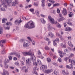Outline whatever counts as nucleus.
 <instances>
[{
  "label": "nucleus",
  "mask_w": 75,
  "mask_h": 75,
  "mask_svg": "<svg viewBox=\"0 0 75 75\" xmlns=\"http://www.w3.org/2000/svg\"><path fill=\"white\" fill-rule=\"evenodd\" d=\"M23 54L24 56L30 55L32 57L30 59H28V60H26V64H29L30 62H31V61H33V62H34L35 61V57L34 55V53L32 52L31 50H30L28 52H23Z\"/></svg>",
  "instance_id": "nucleus-1"
},
{
  "label": "nucleus",
  "mask_w": 75,
  "mask_h": 75,
  "mask_svg": "<svg viewBox=\"0 0 75 75\" xmlns=\"http://www.w3.org/2000/svg\"><path fill=\"white\" fill-rule=\"evenodd\" d=\"M35 27V25L34 23L32 21H30L28 22L27 24H25L24 27L26 28L31 29Z\"/></svg>",
  "instance_id": "nucleus-2"
},
{
  "label": "nucleus",
  "mask_w": 75,
  "mask_h": 75,
  "mask_svg": "<svg viewBox=\"0 0 75 75\" xmlns=\"http://www.w3.org/2000/svg\"><path fill=\"white\" fill-rule=\"evenodd\" d=\"M0 1L4 7H7V5H10L12 0H0Z\"/></svg>",
  "instance_id": "nucleus-3"
},
{
  "label": "nucleus",
  "mask_w": 75,
  "mask_h": 75,
  "mask_svg": "<svg viewBox=\"0 0 75 75\" xmlns=\"http://www.w3.org/2000/svg\"><path fill=\"white\" fill-rule=\"evenodd\" d=\"M47 65H43L42 66V71L44 72V71H45V72L46 74H50V73H51V72H52V69H47H47Z\"/></svg>",
  "instance_id": "nucleus-4"
},
{
  "label": "nucleus",
  "mask_w": 75,
  "mask_h": 75,
  "mask_svg": "<svg viewBox=\"0 0 75 75\" xmlns=\"http://www.w3.org/2000/svg\"><path fill=\"white\" fill-rule=\"evenodd\" d=\"M22 22H23V20L21 18L20 20H16L15 21V24L16 25H20V24Z\"/></svg>",
  "instance_id": "nucleus-5"
},
{
  "label": "nucleus",
  "mask_w": 75,
  "mask_h": 75,
  "mask_svg": "<svg viewBox=\"0 0 75 75\" xmlns=\"http://www.w3.org/2000/svg\"><path fill=\"white\" fill-rule=\"evenodd\" d=\"M59 42V39L58 38H57L56 39L54 40L53 42L54 46H55V47H56L57 44V42Z\"/></svg>",
  "instance_id": "nucleus-6"
},
{
  "label": "nucleus",
  "mask_w": 75,
  "mask_h": 75,
  "mask_svg": "<svg viewBox=\"0 0 75 75\" xmlns=\"http://www.w3.org/2000/svg\"><path fill=\"white\" fill-rule=\"evenodd\" d=\"M28 41H25L23 42V47L25 48L26 47H29V45L28 44Z\"/></svg>",
  "instance_id": "nucleus-7"
},
{
  "label": "nucleus",
  "mask_w": 75,
  "mask_h": 75,
  "mask_svg": "<svg viewBox=\"0 0 75 75\" xmlns=\"http://www.w3.org/2000/svg\"><path fill=\"white\" fill-rule=\"evenodd\" d=\"M8 62H9V60L7 59H6L4 63L5 68H8V65H7V63H8Z\"/></svg>",
  "instance_id": "nucleus-8"
},
{
  "label": "nucleus",
  "mask_w": 75,
  "mask_h": 75,
  "mask_svg": "<svg viewBox=\"0 0 75 75\" xmlns=\"http://www.w3.org/2000/svg\"><path fill=\"white\" fill-rule=\"evenodd\" d=\"M48 18L49 20V21H50L51 23L52 24L55 23L54 19L53 18H51V16H49Z\"/></svg>",
  "instance_id": "nucleus-9"
},
{
  "label": "nucleus",
  "mask_w": 75,
  "mask_h": 75,
  "mask_svg": "<svg viewBox=\"0 0 75 75\" xmlns=\"http://www.w3.org/2000/svg\"><path fill=\"white\" fill-rule=\"evenodd\" d=\"M37 67H35L33 68V74H35V75H38V74L37 73V71H35L37 70Z\"/></svg>",
  "instance_id": "nucleus-10"
},
{
  "label": "nucleus",
  "mask_w": 75,
  "mask_h": 75,
  "mask_svg": "<svg viewBox=\"0 0 75 75\" xmlns=\"http://www.w3.org/2000/svg\"><path fill=\"white\" fill-rule=\"evenodd\" d=\"M58 52L59 53V54H60V57L61 58H62V57H64V54L65 53H64L62 51L60 50H58Z\"/></svg>",
  "instance_id": "nucleus-11"
},
{
  "label": "nucleus",
  "mask_w": 75,
  "mask_h": 75,
  "mask_svg": "<svg viewBox=\"0 0 75 75\" xmlns=\"http://www.w3.org/2000/svg\"><path fill=\"white\" fill-rule=\"evenodd\" d=\"M72 20V19H68L67 23L69 25H72V23L71 22Z\"/></svg>",
  "instance_id": "nucleus-12"
},
{
  "label": "nucleus",
  "mask_w": 75,
  "mask_h": 75,
  "mask_svg": "<svg viewBox=\"0 0 75 75\" xmlns=\"http://www.w3.org/2000/svg\"><path fill=\"white\" fill-rule=\"evenodd\" d=\"M62 14L64 16H65L67 14V9L65 8H63V11L62 12Z\"/></svg>",
  "instance_id": "nucleus-13"
},
{
  "label": "nucleus",
  "mask_w": 75,
  "mask_h": 75,
  "mask_svg": "<svg viewBox=\"0 0 75 75\" xmlns=\"http://www.w3.org/2000/svg\"><path fill=\"white\" fill-rule=\"evenodd\" d=\"M47 25L48 27V29L49 30H52V29H53V30H56V29H55V28H51V25L50 24H48Z\"/></svg>",
  "instance_id": "nucleus-14"
},
{
  "label": "nucleus",
  "mask_w": 75,
  "mask_h": 75,
  "mask_svg": "<svg viewBox=\"0 0 75 75\" xmlns=\"http://www.w3.org/2000/svg\"><path fill=\"white\" fill-rule=\"evenodd\" d=\"M71 48L69 47H68L67 48H66V49H65V50H64V54H66V52H68V51H71Z\"/></svg>",
  "instance_id": "nucleus-15"
},
{
  "label": "nucleus",
  "mask_w": 75,
  "mask_h": 75,
  "mask_svg": "<svg viewBox=\"0 0 75 75\" xmlns=\"http://www.w3.org/2000/svg\"><path fill=\"white\" fill-rule=\"evenodd\" d=\"M66 67L68 69H73V67H72V64H70V66L68 65H67L66 66Z\"/></svg>",
  "instance_id": "nucleus-16"
},
{
  "label": "nucleus",
  "mask_w": 75,
  "mask_h": 75,
  "mask_svg": "<svg viewBox=\"0 0 75 75\" xmlns=\"http://www.w3.org/2000/svg\"><path fill=\"white\" fill-rule=\"evenodd\" d=\"M6 73L7 75H9V73H8V71H6V70H3V73H1V74H2V75H6Z\"/></svg>",
  "instance_id": "nucleus-17"
},
{
  "label": "nucleus",
  "mask_w": 75,
  "mask_h": 75,
  "mask_svg": "<svg viewBox=\"0 0 75 75\" xmlns=\"http://www.w3.org/2000/svg\"><path fill=\"white\" fill-rule=\"evenodd\" d=\"M48 35L50 36V37H51V38H54V34L51 32L48 33Z\"/></svg>",
  "instance_id": "nucleus-18"
},
{
  "label": "nucleus",
  "mask_w": 75,
  "mask_h": 75,
  "mask_svg": "<svg viewBox=\"0 0 75 75\" xmlns=\"http://www.w3.org/2000/svg\"><path fill=\"white\" fill-rule=\"evenodd\" d=\"M42 3L41 6L42 7H44L45 6V0H42L41 1Z\"/></svg>",
  "instance_id": "nucleus-19"
},
{
  "label": "nucleus",
  "mask_w": 75,
  "mask_h": 75,
  "mask_svg": "<svg viewBox=\"0 0 75 75\" xmlns=\"http://www.w3.org/2000/svg\"><path fill=\"white\" fill-rule=\"evenodd\" d=\"M55 24H57L56 27H58V28H61V25L59 24V23H57L56 22L55 23Z\"/></svg>",
  "instance_id": "nucleus-20"
},
{
  "label": "nucleus",
  "mask_w": 75,
  "mask_h": 75,
  "mask_svg": "<svg viewBox=\"0 0 75 75\" xmlns=\"http://www.w3.org/2000/svg\"><path fill=\"white\" fill-rule=\"evenodd\" d=\"M65 20V18L63 17H62L59 18L58 19V21L59 22L61 21H63V20Z\"/></svg>",
  "instance_id": "nucleus-21"
},
{
  "label": "nucleus",
  "mask_w": 75,
  "mask_h": 75,
  "mask_svg": "<svg viewBox=\"0 0 75 75\" xmlns=\"http://www.w3.org/2000/svg\"><path fill=\"white\" fill-rule=\"evenodd\" d=\"M72 29H71L70 28H69V27H67L65 29V31H70Z\"/></svg>",
  "instance_id": "nucleus-22"
},
{
  "label": "nucleus",
  "mask_w": 75,
  "mask_h": 75,
  "mask_svg": "<svg viewBox=\"0 0 75 75\" xmlns=\"http://www.w3.org/2000/svg\"><path fill=\"white\" fill-rule=\"evenodd\" d=\"M6 21H7V18H3L2 20V23H6Z\"/></svg>",
  "instance_id": "nucleus-23"
},
{
  "label": "nucleus",
  "mask_w": 75,
  "mask_h": 75,
  "mask_svg": "<svg viewBox=\"0 0 75 75\" xmlns=\"http://www.w3.org/2000/svg\"><path fill=\"white\" fill-rule=\"evenodd\" d=\"M35 13L36 15H37L38 17H40V15L39 14V11L38 10H36L35 11Z\"/></svg>",
  "instance_id": "nucleus-24"
},
{
  "label": "nucleus",
  "mask_w": 75,
  "mask_h": 75,
  "mask_svg": "<svg viewBox=\"0 0 75 75\" xmlns=\"http://www.w3.org/2000/svg\"><path fill=\"white\" fill-rule=\"evenodd\" d=\"M60 4L59 3H57L54 4L53 5V7H55L56 6H59Z\"/></svg>",
  "instance_id": "nucleus-25"
},
{
  "label": "nucleus",
  "mask_w": 75,
  "mask_h": 75,
  "mask_svg": "<svg viewBox=\"0 0 75 75\" xmlns=\"http://www.w3.org/2000/svg\"><path fill=\"white\" fill-rule=\"evenodd\" d=\"M49 2L52 3V4H54V3H55V1L53 0H49Z\"/></svg>",
  "instance_id": "nucleus-26"
},
{
  "label": "nucleus",
  "mask_w": 75,
  "mask_h": 75,
  "mask_svg": "<svg viewBox=\"0 0 75 75\" xmlns=\"http://www.w3.org/2000/svg\"><path fill=\"white\" fill-rule=\"evenodd\" d=\"M69 17H72V16H73V13L71 12L69 13Z\"/></svg>",
  "instance_id": "nucleus-27"
},
{
  "label": "nucleus",
  "mask_w": 75,
  "mask_h": 75,
  "mask_svg": "<svg viewBox=\"0 0 75 75\" xmlns=\"http://www.w3.org/2000/svg\"><path fill=\"white\" fill-rule=\"evenodd\" d=\"M44 40H46V41H48V44L49 45L50 44V40H49V39L48 38H46V39H45V38H44Z\"/></svg>",
  "instance_id": "nucleus-28"
},
{
  "label": "nucleus",
  "mask_w": 75,
  "mask_h": 75,
  "mask_svg": "<svg viewBox=\"0 0 75 75\" xmlns=\"http://www.w3.org/2000/svg\"><path fill=\"white\" fill-rule=\"evenodd\" d=\"M47 60L48 62L50 63L51 62V58L48 57L47 59Z\"/></svg>",
  "instance_id": "nucleus-29"
},
{
  "label": "nucleus",
  "mask_w": 75,
  "mask_h": 75,
  "mask_svg": "<svg viewBox=\"0 0 75 75\" xmlns=\"http://www.w3.org/2000/svg\"><path fill=\"white\" fill-rule=\"evenodd\" d=\"M6 25H12V23L11 22H7L6 23Z\"/></svg>",
  "instance_id": "nucleus-30"
},
{
  "label": "nucleus",
  "mask_w": 75,
  "mask_h": 75,
  "mask_svg": "<svg viewBox=\"0 0 75 75\" xmlns=\"http://www.w3.org/2000/svg\"><path fill=\"white\" fill-rule=\"evenodd\" d=\"M38 55H42L41 52L40 50H38Z\"/></svg>",
  "instance_id": "nucleus-31"
},
{
  "label": "nucleus",
  "mask_w": 75,
  "mask_h": 75,
  "mask_svg": "<svg viewBox=\"0 0 75 75\" xmlns=\"http://www.w3.org/2000/svg\"><path fill=\"white\" fill-rule=\"evenodd\" d=\"M45 50H50V48L48 46H46L45 47Z\"/></svg>",
  "instance_id": "nucleus-32"
},
{
  "label": "nucleus",
  "mask_w": 75,
  "mask_h": 75,
  "mask_svg": "<svg viewBox=\"0 0 75 75\" xmlns=\"http://www.w3.org/2000/svg\"><path fill=\"white\" fill-rule=\"evenodd\" d=\"M71 64H72H72L73 65H75V61H74V60L71 61Z\"/></svg>",
  "instance_id": "nucleus-33"
},
{
  "label": "nucleus",
  "mask_w": 75,
  "mask_h": 75,
  "mask_svg": "<svg viewBox=\"0 0 75 75\" xmlns=\"http://www.w3.org/2000/svg\"><path fill=\"white\" fill-rule=\"evenodd\" d=\"M41 22L42 23H43V24H45V20L44 19H41Z\"/></svg>",
  "instance_id": "nucleus-34"
},
{
  "label": "nucleus",
  "mask_w": 75,
  "mask_h": 75,
  "mask_svg": "<svg viewBox=\"0 0 75 75\" xmlns=\"http://www.w3.org/2000/svg\"><path fill=\"white\" fill-rule=\"evenodd\" d=\"M53 74H54L55 75H57L58 74V72H57V71H55L53 73Z\"/></svg>",
  "instance_id": "nucleus-35"
},
{
  "label": "nucleus",
  "mask_w": 75,
  "mask_h": 75,
  "mask_svg": "<svg viewBox=\"0 0 75 75\" xmlns=\"http://www.w3.org/2000/svg\"><path fill=\"white\" fill-rule=\"evenodd\" d=\"M74 56V54L72 53H71L70 54V55L69 56V58H72Z\"/></svg>",
  "instance_id": "nucleus-36"
},
{
  "label": "nucleus",
  "mask_w": 75,
  "mask_h": 75,
  "mask_svg": "<svg viewBox=\"0 0 75 75\" xmlns=\"http://www.w3.org/2000/svg\"><path fill=\"white\" fill-rule=\"evenodd\" d=\"M16 56V57H18L19 58H20L21 56H20V54H15Z\"/></svg>",
  "instance_id": "nucleus-37"
},
{
  "label": "nucleus",
  "mask_w": 75,
  "mask_h": 75,
  "mask_svg": "<svg viewBox=\"0 0 75 75\" xmlns=\"http://www.w3.org/2000/svg\"><path fill=\"white\" fill-rule=\"evenodd\" d=\"M38 63L39 65H41V62L39 59L38 60Z\"/></svg>",
  "instance_id": "nucleus-38"
},
{
  "label": "nucleus",
  "mask_w": 75,
  "mask_h": 75,
  "mask_svg": "<svg viewBox=\"0 0 75 75\" xmlns=\"http://www.w3.org/2000/svg\"><path fill=\"white\" fill-rule=\"evenodd\" d=\"M62 73L64 75H66V72H65V70H63L62 71Z\"/></svg>",
  "instance_id": "nucleus-39"
},
{
  "label": "nucleus",
  "mask_w": 75,
  "mask_h": 75,
  "mask_svg": "<svg viewBox=\"0 0 75 75\" xmlns=\"http://www.w3.org/2000/svg\"><path fill=\"white\" fill-rule=\"evenodd\" d=\"M2 43L3 44H4V43H6V40H1V41Z\"/></svg>",
  "instance_id": "nucleus-40"
},
{
  "label": "nucleus",
  "mask_w": 75,
  "mask_h": 75,
  "mask_svg": "<svg viewBox=\"0 0 75 75\" xmlns=\"http://www.w3.org/2000/svg\"><path fill=\"white\" fill-rule=\"evenodd\" d=\"M33 64L34 65H35V66H37L38 65L37 63L35 62H33Z\"/></svg>",
  "instance_id": "nucleus-41"
},
{
  "label": "nucleus",
  "mask_w": 75,
  "mask_h": 75,
  "mask_svg": "<svg viewBox=\"0 0 75 75\" xmlns=\"http://www.w3.org/2000/svg\"><path fill=\"white\" fill-rule=\"evenodd\" d=\"M58 58V57H57L56 55H54L53 57V59H56V58Z\"/></svg>",
  "instance_id": "nucleus-42"
},
{
  "label": "nucleus",
  "mask_w": 75,
  "mask_h": 75,
  "mask_svg": "<svg viewBox=\"0 0 75 75\" xmlns=\"http://www.w3.org/2000/svg\"><path fill=\"white\" fill-rule=\"evenodd\" d=\"M58 61L59 62H62V61H61V59L60 58H59L58 59Z\"/></svg>",
  "instance_id": "nucleus-43"
},
{
  "label": "nucleus",
  "mask_w": 75,
  "mask_h": 75,
  "mask_svg": "<svg viewBox=\"0 0 75 75\" xmlns=\"http://www.w3.org/2000/svg\"><path fill=\"white\" fill-rule=\"evenodd\" d=\"M1 53L2 54H5V50H3V51H1Z\"/></svg>",
  "instance_id": "nucleus-44"
},
{
  "label": "nucleus",
  "mask_w": 75,
  "mask_h": 75,
  "mask_svg": "<svg viewBox=\"0 0 75 75\" xmlns=\"http://www.w3.org/2000/svg\"><path fill=\"white\" fill-rule=\"evenodd\" d=\"M27 38L28 40L30 41L31 42L32 41V40H31V38L30 37H27Z\"/></svg>",
  "instance_id": "nucleus-45"
},
{
  "label": "nucleus",
  "mask_w": 75,
  "mask_h": 75,
  "mask_svg": "<svg viewBox=\"0 0 75 75\" xmlns=\"http://www.w3.org/2000/svg\"><path fill=\"white\" fill-rule=\"evenodd\" d=\"M15 3L16 5V4H17L18 3V1L17 0H15Z\"/></svg>",
  "instance_id": "nucleus-46"
},
{
  "label": "nucleus",
  "mask_w": 75,
  "mask_h": 75,
  "mask_svg": "<svg viewBox=\"0 0 75 75\" xmlns=\"http://www.w3.org/2000/svg\"><path fill=\"white\" fill-rule=\"evenodd\" d=\"M26 69V67L25 66L22 67L21 68L22 70H24V69Z\"/></svg>",
  "instance_id": "nucleus-47"
},
{
  "label": "nucleus",
  "mask_w": 75,
  "mask_h": 75,
  "mask_svg": "<svg viewBox=\"0 0 75 75\" xmlns=\"http://www.w3.org/2000/svg\"><path fill=\"white\" fill-rule=\"evenodd\" d=\"M30 11L31 12H33L34 11V9L33 8H31L30 9Z\"/></svg>",
  "instance_id": "nucleus-48"
},
{
  "label": "nucleus",
  "mask_w": 75,
  "mask_h": 75,
  "mask_svg": "<svg viewBox=\"0 0 75 75\" xmlns=\"http://www.w3.org/2000/svg\"><path fill=\"white\" fill-rule=\"evenodd\" d=\"M52 64H53L54 65H55V66H58V64H57V63H56L55 62L53 63Z\"/></svg>",
  "instance_id": "nucleus-49"
},
{
  "label": "nucleus",
  "mask_w": 75,
  "mask_h": 75,
  "mask_svg": "<svg viewBox=\"0 0 75 75\" xmlns=\"http://www.w3.org/2000/svg\"><path fill=\"white\" fill-rule=\"evenodd\" d=\"M38 3L35 2L34 3V6H38Z\"/></svg>",
  "instance_id": "nucleus-50"
},
{
  "label": "nucleus",
  "mask_w": 75,
  "mask_h": 75,
  "mask_svg": "<svg viewBox=\"0 0 75 75\" xmlns=\"http://www.w3.org/2000/svg\"><path fill=\"white\" fill-rule=\"evenodd\" d=\"M57 13H60V10L58 8H57Z\"/></svg>",
  "instance_id": "nucleus-51"
},
{
  "label": "nucleus",
  "mask_w": 75,
  "mask_h": 75,
  "mask_svg": "<svg viewBox=\"0 0 75 75\" xmlns=\"http://www.w3.org/2000/svg\"><path fill=\"white\" fill-rule=\"evenodd\" d=\"M12 5L13 6H15L16 5V3H15V2H13L12 3Z\"/></svg>",
  "instance_id": "nucleus-52"
},
{
  "label": "nucleus",
  "mask_w": 75,
  "mask_h": 75,
  "mask_svg": "<svg viewBox=\"0 0 75 75\" xmlns=\"http://www.w3.org/2000/svg\"><path fill=\"white\" fill-rule=\"evenodd\" d=\"M62 48H66L67 47V46L66 45H63L62 46Z\"/></svg>",
  "instance_id": "nucleus-53"
},
{
  "label": "nucleus",
  "mask_w": 75,
  "mask_h": 75,
  "mask_svg": "<svg viewBox=\"0 0 75 75\" xmlns=\"http://www.w3.org/2000/svg\"><path fill=\"white\" fill-rule=\"evenodd\" d=\"M68 40H71V36H69L67 37Z\"/></svg>",
  "instance_id": "nucleus-54"
},
{
  "label": "nucleus",
  "mask_w": 75,
  "mask_h": 75,
  "mask_svg": "<svg viewBox=\"0 0 75 75\" xmlns=\"http://www.w3.org/2000/svg\"><path fill=\"white\" fill-rule=\"evenodd\" d=\"M21 65H24V63L23 61H21Z\"/></svg>",
  "instance_id": "nucleus-55"
},
{
  "label": "nucleus",
  "mask_w": 75,
  "mask_h": 75,
  "mask_svg": "<svg viewBox=\"0 0 75 75\" xmlns=\"http://www.w3.org/2000/svg\"><path fill=\"white\" fill-rule=\"evenodd\" d=\"M68 58L66 57L64 58V61H67L68 60Z\"/></svg>",
  "instance_id": "nucleus-56"
},
{
  "label": "nucleus",
  "mask_w": 75,
  "mask_h": 75,
  "mask_svg": "<svg viewBox=\"0 0 75 75\" xmlns=\"http://www.w3.org/2000/svg\"><path fill=\"white\" fill-rule=\"evenodd\" d=\"M28 69H26L25 70V72H28Z\"/></svg>",
  "instance_id": "nucleus-57"
},
{
  "label": "nucleus",
  "mask_w": 75,
  "mask_h": 75,
  "mask_svg": "<svg viewBox=\"0 0 75 75\" xmlns=\"http://www.w3.org/2000/svg\"><path fill=\"white\" fill-rule=\"evenodd\" d=\"M8 58L10 60H11L12 59V57L11 56H8Z\"/></svg>",
  "instance_id": "nucleus-58"
},
{
  "label": "nucleus",
  "mask_w": 75,
  "mask_h": 75,
  "mask_svg": "<svg viewBox=\"0 0 75 75\" xmlns=\"http://www.w3.org/2000/svg\"><path fill=\"white\" fill-rule=\"evenodd\" d=\"M1 10L2 11H6V10H5V9L4 8H1Z\"/></svg>",
  "instance_id": "nucleus-59"
},
{
  "label": "nucleus",
  "mask_w": 75,
  "mask_h": 75,
  "mask_svg": "<svg viewBox=\"0 0 75 75\" xmlns=\"http://www.w3.org/2000/svg\"><path fill=\"white\" fill-rule=\"evenodd\" d=\"M15 65H19V63H18V62H16L15 63Z\"/></svg>",
  "instance_id": "nucleus-60"
},
{
  "label": "nucleus",
  "mask_w": 75,
  "mask_h": 75,
  "mask_svg": "<svg viewBox=\"0 0 75 75\" xmlns=\"http://www.w3.org/2000/svg\"><path fill=\"white\" fill-rule=\"evenodd\" d=\"M24 41V40L23 39H21L20 40V42H23V41Z\"/></svg>",
  "instance_id": "nucleus-61"
},
{
  "label": "nucleus",
  "mask_w": 75,
  "mask_h": 75,
  "mask_svg": "<svg viewBox=\"0 0 75 75\" xmlns=\"http://www.w3.org/2000/svg\"><path fill=\"white\" fill-rule=\"evenodd\" d=\"M0 31H3V27H0Z\"/></svg>",
  "instance_id": "nucleus-62"
},
{
  "label": "nucleus",
  "mask_w": 75,
  "mask_h": 75,
  "mask_svg": "<svg viewBox=\"0 0 75 75\" xmlns=\"http://www.w3.org/2000/svg\"><path fill=\"white\" fill-rule=\"evenodd\" d=\"M51 6V4L50 3H48V7H50Z\"/></svg>",
  "instance_id": "nucleus-63"
},
{
  "label": "nucleus",
  "mask_w": 75,
  "mask_h": 75,
  "mask_svg": "<svg viewBox=\"0 0 75 75\" xmlns=\"http://www.w3.org/2000/svg\"><path fill=\"white\" fill-rule=\"evenodd\" d=\"M68 45H69L71 44V42L70 41H69L68 42Z\"/></svg>",
  "instance_id": "nucleus-64"
}]
</instances>
